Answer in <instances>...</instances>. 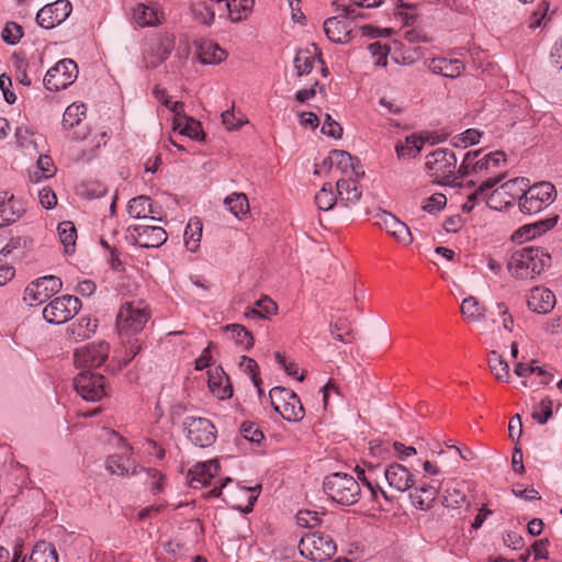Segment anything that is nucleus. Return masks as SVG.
Masks as SVG:
<instances>
[{
	"mask_svg": "<svg viewBox=\"0 0 562 562\" xmlns=\"http://www.w3.org/2000/svg\"><path fill=\"white\" fill-rule=\"evenodd\" d=\"M504 178V175L491 177L482 182L472 193L468 195L467 201L462 205V210L471 212L474 206L486 200L487 205L494 210H502L501 205L494 204L498 198L507 195L512 202L516 199L520 201V196L527 191L529 180L526 178H515L503 183L498 189L494 190L491 194L488 191L498 184Z\"/></svg>",
	"mask_w": 562,
	"mask_h": 562,
	"instance_id": "obj_1",
	"label": "nucleus"
},
{
	"mask_svg": "<svg viewBox=\"0 0 562 562\" xmlns=\"http://www.w3.org/2000/svg\"><path fill=\"white\" fill-rule=\"evenodd\" d=\"M380 472L383 473L389 486L397 492L404 493L414 486V475L400 463H392L383 470L373 464H368L366 469L357 467L358 479L367 486L374 499L379 494L387 499L386 493L376 483Z\"/></svg>",
	"mask_w": 562,
	"mask_h": 562,
	"instance_id": "obj_2",
	"label": "nucleus"
},
{
	"mask_svg": "<svg viewBox=\"0 0 562 562\" xmlns=\"http://www.w3.org/2000/svg\"><path fill=\"white\" fill-rule=\"evenodd\" d=\"M109 441L119 447L124 448L123 454H112L106 460V469L116 475L131 476L138 474V465L132 459L133 447L130 446L125 439L115 431L109 432ZM139 471H144L148 480H150V490L153 493H158L161 490V474L155 469L139 468Z\"/></svg>",
	"mask_w": 562,
	"mask_h": 562,
	"instance_id": "obj_3",
	"label": "nucleus"
},
{
	"mask_svg": "<svg viewBox=\"0 0 562 562\" xmlns=\"http://www.w3.org/2000/svg\"><path fill=\"white\" fill-rule=\"evenodd\" d=\"M551 265V256L541 247H525L512 254L507 268L517 279H532Z\"/></svg>",
	"mask_w": 562,
	"mask_h": 562,
	"instance_id": "obj_4",
	"label": "nucleus"
},
{
	"mask_svg": "<svg viewBox=\"0 0 562 562\" xmlns=\"http://www.w3.org/2000/svg\"><path fill=\"white\" fill-rule=\"evenodd\" d=\"M425 170L434 182L452 184L459 176L458 159L453 150L437 148L425 157Z\"/></svg>",
	"mask_w": 562,
	"mask_h": 562,
	"instance_id": "obj_5",
	"label": "nucleus"
},
{
	"mask_svg": "<svg viewBox=\"0 0 562 562\" xmlns=\"http://www.w3.org/2000/svg\"><path fill=\"white\" fill-rule=\"evenodd\" d=\"M149 318L150 311L144 300H126L116 315V327L121 335H135L143 330Z\"/></svg>",
	"mask_w": 562,
	"mask_h": 562,
	"instance_id": "obj_6",
	"label": "nucleus"
},
{
	"mask_svg": "<svg viewBox=\"0 0 562 562\" xmlns=\"http://www.w3.org/2000/svg\"><path fill=\"white\" fill-rule=\"evenodd\" d=\"M323 488L329 498L345 506L357 503L361 492L359 482L352 475L340 472L327 475Z\"/></svg>",
	"mask_w": 562,
	"mask_h": 562,
	"instance_id": "obj_7",
	"label": "nucleus"
},
{
	"mask_svg": "<svg viewBox=\"0 0 562 562\" xmlns=\"http://www.w3.org/2000/svg\"><path fill=\"white\" fill-rule=\"evenodd\" d=\"M506 162L504 151L496 150L482 155L481 150H470L464 154L459 166V176L462 178L470 176L483 177L494 172Z\"/></svg>",
	"mask_w": 562,
	"mask_h": 562,
	"instance_id": "obj_8",
	"label": "nucleus"
},
{
	"mask_svg": "<svg viewBox=\"0 0 562 562\" xmlns=\"http://www.w3.org/2000/svg\"><path fill=\"white\" fill-rule=\"evenodd\" d=\"M220 464L217 460L199 462L187 473V484L192 488H202L213 486L211 493L214 496H221L223 487L232 482L231 477H217Z\"/></svg>",
	"mask_w": 562,
	"mask_h": 562,
	"instance_id": "obj_9",
	"label": "nucleus"
},
{
	"mask_svg": "<svg viewBox=\"0 0 562 562\" xmlns=\"http://www.w3.org/2000/svg\"><path fill=\"white\" fill-rule=\"evenodd\" d=\"M555 199V187L551 182L542 181L528 186L518 205L521 213L532 215L547 209Z\"/></svg>",
	"mask_w": 562,
	"mask_h": 562,
	"instance_id": "obj_10",
	"label": "nucleus"
},
{
	"mask_svg": "<svg viewBox=\"0 0 562 562\" xmlns=\"http://www.w3.org/2000/svg\"><path fill=\"white\" fill-rule=\"evenodd\" d=\"M271 405L281 417L290 423H297L304 417V407L300 397L290 389L272 387L269 392Z\"/></svg>",
	"mask_w": 562,
	"mask_h": 562,
	"instance_id": "obj_11",
	"label": "nucleus"
},
{
	"mask_svg": "<svg viewBox=\"0 0 562 562\" xmlns=\"http://www.w3.org/2000/svg\"><path fill=\"white\" fill-rule=\"evenodd\" d=\"M360 16V12L351 5L344 7L338 15L325 20L324 32L333 43L346 44L350 41L352 22Z\"/></svg>",
	"mask_w": 562,
	"mask_h": 562,
	"instance_id": "obj_12",
	"label": "nucleus"
},
{
	"mask_svg": "<svg viewBox=\"0 0 562 562\" xmlns=\"http://www.w3.org/2000/svg\"><path fill=\"white\" fill-rule=\"evenodd\" d=\"M76 392L87 402H99L109 393L102 374L82 370L74 378Z\"/></svg>",
	"mask_w": 562,
	"mask_h": 562,
	"instance_id": "obj_13",
	"label": "nucleus"
},
{
	"mask_svg": "<svg viewBox=\"0 0 562 562\" xmlns=\"http://www.w3.org/2000/svg\"><path fill=\"white\" fill-rule=\"evenodd\" d=\"M183 434L195 447L206 448L216 440L214 425L204 417L190 416L182 422Z\"/></svg>",
	"mask_w": 562,
	"mask_h": 562,
	"instance_id": "obj_14",
	"label": "nucleus"
},
{
	"mask_svg": "<svg viewBox=\"0 0 562 562\" xmlns=\"http://www.w3.org/2000/svg\"><path fill=\"white\" fill-rule=\"evenodd\" d=\"M81 308V302L72 295H63L52 300L43 310V318L54 325L71 319Z\"/></svg>",
	"mask_w": 562,
	"mask_h": 562,
	"instance_id": "obj_15",
	"label": "nucleus"
},
{
	"mask_svg": "<svg viewBox=\"0 0 562 562\" xmlns=\"http://www.w3.org/2000/svg\"><path fill=\"white\" fill-rule=\"evenodd\" d=\"M77 77V64L72 59L65 58L47 70L43 83L47 90L59 91L71 86Z\"/></svg>",
	"mask_w": 562,
	"mask_h": 562,
	"instance_id": "obj_16",
	"label": "nucleus"
},
{
	"mask_svg": "<svg viewBox=\"0 0 562 562\" xmlns=\"http://www.w3.org/2000/svg\"><path fill=\"white\" fill-rule=\"evenodd\" d=\"M63 282L58 277L45 276L32 281L24 290L23 300L31 306L41 305L58 293Z\"/></svg>",
	"mask_w": 562,
	"mask_h": 562,
	"instance_id": "obj_17",
	"label": "nucleus"
},
{
	"mask_svg": "<svg viewBox=\"0 0 562 562\" xmlns=\"http://www.w3.org/2000/svg\"><path fill=\"white\" fill-rule=\"evenodd\" d=\"M72 5L69 0H56L45 4L36 13V23L46 30L60 25L70 15Z\"/></svg>",
	"mask_w": 562,
	"mask_h": 562,
	"instance_id": "obj_18",
	"label": "nucleus"
},
{
	"mask_svg": "<svg viewBox=\"0 0 562 562\" xmlns=\"http://www.w3.org/2000/svg\"><path fill=\"white\" fill-rule=\"evenodd\" d=\"M110 346L104 341L98 344H88L77 348L74 352V361L78 368L89 370V368L100 367L109 356Z\"/></svg>",
	"mask_w": 562,
	"mask_h": 562,
	"instance_id": "obj_19",
	"label": "nucleus"
},
{
	"mask_svg": "<svg viewBox=\"0 0 562 562\" xmlns=\"http://www.w3.org/2000/svg\"><path fill=\"white\" fill-rule=\"evenodd\" d=\"M374 218L375 225L384 229L397 243L404 246H408L413 243V235L409 227L392 213L379 211L374 215Z\"/></svg>",
	"mask_w": 562,
	"mask_h": 562,
	"instance_id": "obj_20",
	"label": "nucleus"
},
{
	"mask_svg": "<svg viewBox=\"0 0 562 562\" xmlns=\"http://www.w3.org/2000/svg\"><path fill=\"white\" fill-rule=\"evenodd\" d=\"M130 229L135 233V235H132L135 239V244L143 248L159 247L167 239V234L160 226L139 224L130 226Z\"/></svg>",
	"mask_w": 562,
	"mask_h": 562,
	"instance_id": "obj_21",
	"label": "nucleus"
},
{
	"mask_svg": "<svg viewBox=\"0 0 562 562\" xmlns=\"http://www.w3.org/2000/svg\"><path fill=\"white\" fill-rule=\"evenodd\" d=\"M425 65L430 72L450 79L460 77L465 69L463 61L458 58L434 57L427 59Z\"/></svg>",
	"mask_w": 562,
	"mask_h": 562,
	"instance_id": "obj_22",
	"label": "nucleus"
},
{
	"mask_svg": "<svg viewBox=\"0 0 562 562\" xmlns=\"http://www.w3.org/2000/svg\"><path fill=\"white\" fill-rule=\"evenodd\" d=\"M555 303V295L548 288L535 286L527 294V306L537 314H548L553 310Z\"/></svg>",
	"mask_w": 562,
	"mask_h": 562,
	"instance_id": "obj_23",
	"label": "nucleus"
},
{
	"mask_svg": "<svg viewBox=\"0 0 562 562\" xmlns=\"http://www.w3.org/2000/svg\"><path fill=\"white\" fill-rule=\"evenodd\" d=\"M356 161L358 162L349 153L335 149L329 153L324 164L328 165L330 169L335 168L345 175H353L358 178L364 172L358 165L356 166Z\"/></svg>",
	"mask_w": 562,
	"mask_h": 562,
	"instance_id": "obj_24",
	"label": "nucleus"
},
{
	"mask_svg": "<svg viewBox=\"0 0 562 562\" xmlns=\"http://www.w3.org/2000/svg\"><path fill=\"white\" fill-rule=\"evenodd\" d=\"M210 392L218 400H227L233 395V387L227 374L221 367L207 371Z\"/></svg>",
	"mask_w": 562,
	"mask_h": 562,
	"instance_id": "obj_25",
	"label": "nucleus"
},
{
	"mask_svg": "<svg viewBox=\"0 0 562 562\" xmlns=\"http://www.w3.org/2000/svg\"><path fill=\"white\" fill-rule=\"evenodd\" d=\"M470 491V485L467 482L452 481L448 483L445 495L443 504L450 508H462L469 506L470 503L467 497V493Z\"/></svg>",
	"mask_w": 562,
	"mask_h": 562,
	"instance_id": "obj_26",
	"label": "nucleus"
},
{
	"mask_svg": "<svg viewBox=\"0 0 562 562\" xmlns=\"http://www.w3.org/2000/svg\"><path fill=\"white\" fill-rule=\"evenodd\" d=\"M199 49V57L196 58L199 64L202 65H218L224 61L228 54L217 43L201 38Z\"/></svg>",
	"mask_w": 562,
	"mask_h": 562,
	"instance_id": "obj_27",
	"label": "nucleus"
},
{
	"mask_svg": "<svg viewBox=\"0 0 562 562\" xmlns=\"http://www.w3.org/2000/svg\"><path fill=\"white\" fill-rule=\"evenodd\" d=\"M22 207L12 194L0 192V227L14 223L22 214Z\"/></svg>",
	"mask_w": 562,
	"mask_h": 562,
	"instance_id": "obj_28",
	"label": "nucleus"
},
{
	"mask_svg": "<svg viewBox=\"0 0 562 562\" xmlns=\"http://www.w3.org/2000/svg\"><path fill=\"white\" fill-rule=\"evenodd\" d=\"M127 212L132 217L138 220H161L159 216H156V212L150 203V198L146 195H138L131 199L127 203Z\"/></svg>",
	"mask_w": 562,
	"mask_h": 562,
	"instance_id": "obj_29",
	"label": "nucleus"
},
{
	"mask_svg": "<svg viewBox=\"0 0 562 562\" xmlns=\"http://www.w3.org/2000/svg\"><path fill=\"white\" fill-rule=\"evenodd\" d=\"M439 487L425 484L420 487L415 488L411 494L409 498L414 507L420 510H428L432 507L437 496H438Z\"/></svg>",
	"mask_w": 562,
	"mask_h": 562,
	"instance_id": "obj_30",
	"label": "nucleus"
},
{
	"mask_svg": "<svg viewBox=\"0 0 562 562\" xmlns=\"http://www.w3.org/2000/svg\"><path fill=\"white\" fill-rule=\"evenodd\" d=\"M339 203L344 206L356 204L361 198V190L355 179H339L336 182Z\"/></svg>",
	"mask_w": 562,
	"mask_h": 562,
	"instance_id": "obj_31",
	"label": "nucleus"
},
{
	"mask_svg": "<svg viewBox=\"0 0 562 562\" xmlns=\"http://www.w3.org/2000/svg\"><path fill=\"white\" fill-rule=\"evenodd\" d=\"M181 109L182 103L178 101V134L187 136L193 140H203L204 132L202 130L201 123L187 115H181Z\"/></svg>",
	"mask_w": 562,
	"mask_h": 562,
	"instance_id": "obj_32",
	"label": "nucleus"
},
{
	"mask_svg": "<svg viewBox=\"0 0 562 562\" xmlns=\"http://www.w3.org/2000/svg\"><path fill=\"white\" fill-rule=\"evenodd\" d=\"M189 15L199 25L210 27L215 21L214 9L201 0H191Z\"/></svg>",
	"mask_w": 562,
	"mask_h": 562,
	"instance_id": "obj_33",
	"label": "nucleus"
},
{
	"mask_svg": "<svg viewBox=\"0 0 562 562\" xmlns=\"http://www.w3.org/2000/svg\"><path fill=\"white\" fill-rule=\"evenodd\" d=\"M161 13L155 5L139 3L134 9L133 19L139 27L156 26L161 22Z\"/></svg>",
	"mask_w": 562,
	"mask_h": 562,
	"instance_id": "obj_34",
	"label": "nucleus"
},
{
	"mask_svg": "<svg viewBox=\"0 0 562 562\" xmlns=\"http://www.w3.org/2000/svg\"><path fill=\"white\" fill-rule=\"evenodd\" d=\"M97 329V321L90 317H80L67 327V336L74 341L90 338Z\"/></svg>",
	"mask_w": 562,
	"mask_h": 562,
	"instance_id": "obj_35",
	"label": "nucleus"
},
{
	"mask_svg": "<svg viewBox=\"0 0 562 562\" xmlns=\"http://www.w3.org/2000/svg\"><path fill=\"white\" fill-rule=\"evenodd\" d=\"M227 19L232 23L246 21L252 13L254 0H226Z\"/></svg>",
	"mask_w": 562,
	"mask_h": 562,
	"instance_id": "obj_36",
	"label": "nucleus"
},
{
	"mask_svg": "<svg viewBox=\"0 0 562 562\" xmlns=\"http://www.w3.org/2000/svg\"><path fill=\"white\" fill-rule=\"evenodd\" d=\"M424 140L417 134L407 136L404 140L395 145V151L398 159L415 158L423 149Z\"/></svg>",
	"mask_w": 562,
	"mask_h": 562,
	"instance_id": "obj_37",
	"label": "nucleus"
},
{
	"mask_svg": "<svg viewBox=\"0 0 562 562\" xmlns=\"http://www.w3.org/2000/svg\"><path fill=\"white\" fill-rule=\"evenodd\" d=\"M201 38H183L178 45V61H182L183 66L198 63Z\"/></svg>",
	"mask_w": 562,
	"mask_h": 562,
	"instance_id": "obj_38",
	"label": "nucleus"
},
{
	"mask_svg": "<svg viewBox=\"0 0 562 562\" xmlns=\"http://www.w3.org/2000/svg\"><path fill=\"white\" fill-rule=\"evenodd\" d=\"M225 207L238 220H244L249 214V203L245 193L233 192L224 200Z\"/></svg>",
	"mask_w": 562,
	"mask_h": 562,
	"instance_id": "obj_39",
	"label": "nucleus"
},
{
	"mask_svg": "<svg viewBox=\"0 0 562 562\" xmlns=\"http://www.w3.org/2000/svg\"><path fill=\"white\" fill-rule=\"evenodd\" d=\"M310 540L315 550L312 557L313 560L323 561L330 559L335 554L336 544L328 536L313 535Z\"/></svg>",
	"mask_w": 562,
	"mask_h": 562,
	"instance_id": "obj_40",
	"label": "nucleus"
},
{
	"mask_svg": "<svg viewBox=\"0 0 562 562\" xmlns=\"http://www.w3.org/2000/svg\"><path fill=\"white\" fill-rule=\"evenodd\" d=\"M202 237V222L198 217L189 220L183 233V243L188 251L194 252L200 247Z\"/></svg>",
	"mask_w": 562,
	"mask_h": 562,
	"instance_id": "obj_41",
	"label": "nucleus"
},
{
	"mask_svg": "<svg viewBox=\"0 0 562 562\" xmlns=\"http://www.w3.org/2000/svg\"><path fill=\"white\" fill-rule=\"evenodd\" d=\"M224 330L229 335L231 339L244 350L252 348L255 339L252 334L240 324L226 325Z\"/></svg>",
	"mask_w": 562,
	"mask_h": 562,
	"instance_id": "obj_42",
	"label": "nucleus"
},
{
	"mask_svg": "<svg viewBox=\"0 0 562 562\" xmlns=\"http://www.w3.org/2000/svg\"><path fill=\"white\" fill-rule=\"evenodd\" d=\"M461 314L468 322H481L485 318V307L475 296L470 295L461 303Z\"/></svg>",
	"mask_w": 562,
	"mask_h": 562,
	"instance_id": "obj_43",
	"label": "nucleus"
},
{
	"mask_svg": "<svg viewBox=\"0 0 562 562\" xmlns=\"http://www.w3.org/2000/svg\"><path fill=\"white\" fill-rule=\"evenodd\" d=\"M57 234L60 243L64 246L65 252H74L77 240V229L75 224L70 221L59 223L57 226Z\"/></svg>",
	"mask_w": 562,
	"mask_h": 562,
	"instance_id": "obj_44",
	"label": "nucleus"
},
{
	"mask_svg": "<svg viewBox=\"0 0 562 562\" xmlns=\"http://www.w3.org/2000/svg\"><path fill=\"white\" fill-rule=\"evenodd\" d=\"M29 562H58L55 547L46 541H40L30 554Z\"/></svg>",
	"mask_w": 562,
	"mask_h": 562,
	"instance_id": "obj_45",
	"label": "nucleus"
},
{
	"mask_svg": "<svg viewBox=\"0 0 562 562\" xmlns=\"http://www.w3.org/2000/svg\"><path fill=\"white\" fill-rule=\"evenodd\" d=\"M316 58V48L314 49H301L296 53L294 58V69L296 75L302 77L304 75H308L314 66Z\"/></svg>",
	"mask_w": 562,
	"mask_h": 562,
	"instance_id": "obj_46",
	"label": "nucleus"
},
{
	"mask_svg": "<svg viewBox=\"0 0 562 562\" xmlns=\"http://www.w3.org/2000/svg\"><path fill=\"white\" fill-rule=\"evenodd\" d=\"M154 94L164 106V109L159 110V114L164 115L165 111L169 113L167 120L170 122L171 131L176 132V101H173L172 97L168 95L167 91L159 86L154 89Z\"/></svg>",
	"mask_w": 562,
	"mask_h": 562,
	"instance_id": "obj_47",
	"label": "nucleus"
},
{
	"mask_svg": "<svg viewBox=\"0 0 562 562\" xmlns=\"http://www.w3.org/2000/svg\"><path fill=\"white\" fill-rule=\"evenodd\" d=\"M514 372L520 378H528L531 375L540 378L539 384L544 385L552 381L553 376L549 374L544 368L536 364L517 363Z\"/></svg>",
	"mask_w": 562,
	"mask_h": 562,
	"instance_id": "obj_48",
	"label": "nucleus"
},
{
	"mask_svg": "<svg viewBox=\"0 0 562 562\" xmlns=\"http://www.w3.org/2000/svg\"><path fill=\"white\" fill-rule=\"evenodd\" d=\"M36 165V171L30 175V180L32 182L37 183L42 179L52 178L56 173V167L52 158L47 155H40Z\"/></svg>",
	"mask_w": 562,
	"mask_h": 562,
	"instance_id": "obj_49",
	"label": "nucleus"
},
{
	"mask_svg": "<svg viewBox=\"0 0 562 562\" xmlns=\"http://www.w3.org/2000/svg\"><path fill=\"white\" fill-rule=\"evenodd\" d=\"M338 202L337 192L334 191L329 182L323 184L322 189L315 194V203L321 211H329Z\"/></svg>",
	"mask_w": 562,
	"mask_h": 562,
	"instance_id": "obj_50",
	"label": "nucleus"
},
{
	"mask_svg": "<svg viewBox=\"0 0 562 562\" xmlns=\"http://www.w3.org/2000/svg\"><path fill=\"white\" fill-rule=\"evenodd\" d=\"M487 363L494 376L502 382H507L509 379V367L501 355L492 351L488 356Z\"/></svg>",
	"mask_w": 562,
	"mask_h": 562,
	"instance_id": "obj_51",
	"label": "nucleus"
},
{
	"mask_svg": "<svg viewBox=\"0 0 562 562\" xmlns=\"http://www.w3.org/2000/svg\"><path fill=\"white\" fill-rule=\"evenodd\" d=\"M86 116V105L72 103L68 105L63 115V126L67 130L78 125Z\"/></svg>",
	"mask_w": 562,
	"mask_h": 562,
	"instance_id": "obj_52",
	"label": "nucleus"
},
{
	"mask_svg": "<svg viewBox=\"0 0 562 562\" xmlns=\"http://www.w3.org/2000/svg\"><path fill=\"white\" fill-rule=\"evenodd\" d=\"M15 138L20 147L25 150L37 151V139L29 125L22 124L15 128Z\"/></svg>",
	"mask_w": 562,
	"mask_h": 562,
	"instance_id": "obj_53",
	"label": "nucleus"
},
{
	"mask_svg": "<svg viewBox=\"0 0 562 562\" xmlns=\"http://www.w3.org/2000/svg\"><path fill=\"white\" fill-rule=\"evenodd\" d=\"M549 1L542 0L528 18V27L530 30H536L540 27L544 21H549L551 19V16L549 15Z\"/></svg>",
	"mask_w": 562,
	"mask_h": 562,
	"instance_id": "obj_54",
	"label": "nucleus"
},
{
	"mask_svg": "<svg viewBox=\"0 0 562 562\" xmlns=\"http://www.w3.org/2000/svg\"><path fill=\"white\" fill-rule=\"evenodd\" d=\"M482 133L476 128H468L464 132L453 136L451 144L456 147L467 148L480 143Z\"/></svg>",
	"mask_w": 562,
	"mask_h": 562,
	"instance_id": "obj_55",
	"label": "nucleus"
},
{
	"mask_svg": "<svg viewBox=\"0 0 562 562\" xmlns=\"http://www.w3.org/2000/svg\"><path fill=\"white\" fill-rule=\"evenodd\" d=\"M559 221V216L554 215L546 220L538 221L532 225L525 226L522 229L526 231V239L535 238L551 228H553Z\"/></svg>",
	"mask_w": 562,
	"mask_h": 562,
	"instance_id": "obj_56",
	"label": "nucleus"
},
{
	"mask_svg": "<svg viewBox=\"0 0 562 562\" xmlns=\"http://www.w3.org/2000/svg\"><path fill=\"white\" fill-rule=\"evenodd\" d=\"M23 36L22 26L15 22H8L1 33L2 41L8 45H15Z\"/></svg>",
	"mask_w": 562,
	"mask_h": 562,
	"instance_id": "obj_57",
	"label": "nucleus"
},
{
	"mask_svg": "<svg viewBox=\"0 0 562 562\" xmlns=\"http://www.w3.org/2000/svg\"><path fill=\"white\" fill-rule=\"evenodd\" d=\"M255 306L259 311L260 319H270L278 313L277 303L267 295L261 296L255 302Z\"/></svg>",
	"mask_w": 562,
	"mask_h": 562,
	"instance_id": "obj_58",
	"label": "nucleus"
},
{
	"mask_svg": "<svg viewBox=\"0 0 562 562\" xmlns=\"http://www.w3.org/2000/svg\"><path fill=\"white\" fill-rule=\"evenodd\" d=\"M552 406L553 403L550 398H543L532 412V418L541 425L546 424L552 416Z\"/></svg>",
	"mask_w": 562,
	"mask_h": 562,
	"instance_id": "obj_59",
	"label": "nucleus"
},
{
	"mask_svg": "<svg viewBox=\"0 0 562 562\" xmlns=\"http://www.w3.org/2000/svg\"><path fill=\"white\" fill-rule=\"evenodd\" d=\"M240 431L243 437L250 442L259 443L265 438L263 432L252 422H244Z\"/></svg>",
	"mask_w": 562,
	"mask_h": 562,
	"instance_id": "obj_60",
	"label": "nucleus"
},
{
	"mask_svg": "<svg viewBox=\"0 0 562 562\" xmlns=\"http://www.w3.org/2000/svg\"><path fill=\"white\" fill-rule=\"evenodd\" d=\"M368 49L373 58V64L376 66H386L389 48L379 42L371 43Z\"/></svg>",
	"mask_w": 562,
	"mask_h": 562,
	"instance_id": "obj_61",
	"label": "nucleus"
},
{
	"mask_svg": "<svg viewBox=\"0 0 562 562\" xmlns=\"http://www.w3.org/2000/svg\"><path fill=\"white\" fill-rule=\"evenodd\" d=\"M447 204V198L442 193H435L427 198L423 203V210L427 213L435 214L441 211Z\"/></svg>",
	"mask_w": 562,
	"mask_h": 562,
	"instance_id": "obj_62",
	"label": "nucleus"
},
{
	"mask_svg": "<svg viewBox=\"0 0 562 562\" xmlns=\"http://www.w3.org/2000/svg\"><path fill=\"white\" fill-rule=\"evenodd\" d=\"M80 193L87 199H99L106 193V188L101 182L91 181L82 187Z\"/></svg>",
	"mask_w": 562,
	"mask_h": 562,
	"instance_id": "obj_63",
	"label": "nucleus"
},
{
	"mask_svg": "<svg viewBox=\"0 0 562 562\" xmlns=\"http://www.w3.org/2000/svg\"><path fill=\"white\" fill-rule=\"evenodd\" d=\"M322 133L333 138H340L342 128L329 114H325Z\"/></svg>",
	"mask_w": 562,
	"mask_h": 562,
	"instance_id": "obj_64",
	"label": "nucleus"
}]
</instances>
